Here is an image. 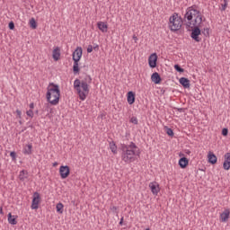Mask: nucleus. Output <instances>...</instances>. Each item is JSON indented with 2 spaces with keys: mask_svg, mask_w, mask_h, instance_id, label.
I'll return each mask as SVG.
<instances>
[{
  "mask_svg": "<svg viewBox=\"0 0 230 230\" xmlns=\"http://www.w3.org/2000/svg\"><path fill=\"white\" fill-rule=\"evenodd\" d=\"M186 19L188 21L186 27L187 30H190V28L192 29L190 37L195 40L196 42H200L202 39L199 37L202 33V31H200V28L202 26V15L200 14V12H199L196 9H190L186 12L184 15V22H186Z\"/></svg>",
  "mask_w": 230,
  "mask_h": 230,
  "instance_id": "f257e3e1",
  "label": "nucleus"
},
{
  "mask_svg": "<svg viewBox=\"0 0 230 230\" xmlns=\"http://www.w3.org/2000/svg\"><path fill=\"white\" fill-rule=\"evenodd\" d=\"M120 150H122L121 159L124 163H134L136 161V155H139L137 152V146L134 142L130 145L121 144Z\"/></svg>",
  "mask_w": 230,
  "mask_h": 230,
  "instance_id": "f03ea898",
  "label": "nucleus"
},
{
  "mask_svg": "<svg viewBox=\"0 0 230 230\" xmlns=\"http://www.w3.org/2000/svg\"><path fill=\"white\" fill-rule=\"evenodd\" d=\"M46 98L50 105H58L60 102V86L55 83H49L47 88Z\"/></svg>",
  "mask_w": 230,
  "mask_h": 230,
  "instance_id": "7ed1b4c3",
  "label": "nucleus"
},
{
  "mask_svg": "<svg viewBox=\"0 0 230 230\" xmlns=\"http://www.w3.org/2000/svg\"><path fill=\"white\" fill-rule=\"evenodd\" d=\"M83 49L82 47H77L75 50L73 52V60H74V66H73V72L74 75H78L80 73V66L78 63L80 62V58H82Z\"/></svg>",
  "mask_w": 230,
  "mask_h": 230,
  "instance_id": "20e7f679",
  "label": "nucleus"
},
{
  "mask_svg": "<svg viewBox=\"0 0 230 230\" xmlns=\"http://www.w3.org/2000/svg\"><path fill=\"white\" fill-rule=\"evenodd\" d=\"M182 27V18L179 17L177 13L172 14L169 18V28L171 31H179V29Z\"/></svg>",
  "mask_w": 230,
  "mask_h": 230,
  "instance_id": "39448f33",
  "label": "nucleus"
},
{
  "mask_svg": "<svg viewBox=\"0 0 230 230\" xmlns=\"http://www.w3.org/2000/svg\"><path fill=\"white\" fill-rule=\"evenodd\" d=\"M74 87L77 91L80 100L84 102L89 93H85V91L84 90L82 91V81H80V79H75L74 82Z\"/></svg>",
  "mask_w": 230,
  "mask_h": 230,
  "instance_id": "423d86ee",
  "label": "nucleus"
},
{
  "mask_svg": "<svg viewBox=\"0 0 230 230\" xmlns=\"http://www.w3.org/2000/svg\"><path fill=\"white\" fill-rule=\"evenodd\" d=\"M93 82V78L91 75H86L84 78L82 80V89L85 93L89 94V84Z\"/></svg>",
  "mask_w": 230,
  "mask_h": 230,
  "instance_id": "0eeeda50",
  "label": "nucleus"
},
{
  "mask_svg": "<svg viewBox=\"0 0 230 230\" xmlns=\"http://www.w3.org/2000/svg\"><path fill=\"white\" fill-rule=\"evenodd\" d=\"M71 173V168L69 165H61L59 167V175L61 179H67Z\"/></svg>",
  "mask_w": 230,
  "mask_h": 230,
  "instance_id": "6e6552de",
  "label": "nucleus"
},
{
  "mask_svg": "<svg viewBox=\"0 0 230 230\" xmlns=\"http://www.w3.org/2000/svg\"><path fill=\"white\" fill-rule=\"evenodd\" d=\"M39 204H40V194L39 192L33 193L31 209H39Z\"/></svg>",
  "mask_w": 230,
  "mask_h": 230,
  "instance_id": "1a4fd4ad",
  "label": "nucleus"
},
{
  "mask_svg": "<svg viewBox=\"0 0 230 230\" xmlns=\"http://www.w3.org/2000/svg\"><path fill=\"white\" fill-rule=\"evenodd\" d=\"M148 65L151 69L157 67V54H151L148 58Z\"/></svg>",
  "mask_w": 230,
  "mask_h": 230,
  "instance_id": "9d476101",
  "label": "nucleus"
},
{
  "mask_svg": "<svg viewBox=\"0 0 230 230\" xmlns=\"http://www.w3.org/2000/svg\"><path fill=\"white\" fill-rule=\"evenodd\" d=\"M127 98H128V103L129 105H134V103L136 102V93L132 91L128 92Z\"/></svg>",
  "mask_w": 230,
  "mask_h": 230,
  "instance_id": "9b49d317",
  "label": "nucleus"
},
{
  "mask_svg": "<svg viewBox=\"0 0 230 230\" xmlns=\"http://www.w3.org/2000/svg\"><path fill=\"white\" fill-rule=\"evenodd\" d=\"M149 188L153 195H157V193H159V191L161 190V189H159V184H157V182L149 183Z\"/></svg>",
  "mask_w": 230,
  "mask_h": 230,
  "instance_id": "f8f14e48",
  "label": "nucleus"
},
{
  "mask_svg": "<svg viewBox=\"0 0 230 230\" xmlns=\"http://www.w3.org/2000/svg\"><path fill=\"white\" fill-rule=\"evenodd\" d=\"M151 80L152 82H154V84H161L163 79L161 78V75H159V73L155 72L151 75Z\"/></svg>",
  "mask_w": 230,
  "mask_h": 230,
  "instance_id": "ddd939ff",
  "label": "nucleus"
},
{
  "mask_svg": "<svg viewBox=\"0 0 230 230\" xmlns=\"http://www.w3.org/2000/svg\"><path fill=\"white\" fill-rule=\"evenodd\" d=\"M97 28L102 31V33H107V31L109 30V25L103 22H97Z\"/></svg>",
  "mask_w": 230,
  "mask_h": 230,
  "instance_id": "4468645a",
  "label": "nucleus"
},
{
  "mask_svg": "<svg viewBox=\"0 0 230 230\" xmlns=\"http://www.w3.org/2000/svg\"><path fill=\"white\" fill-rule=\"evenodd\" d=\"M230 210L228 208L225 209L223 213L220 214L221 222H227L229 220Z\"/></svg>",
  "mask_w": 230,
  "mask_h": 230,
  "instance_id": "2eb2a0df",
  "label": "nucleus"
},
{
  "mask_svg": "<svg viewBox=\"0 0 230 230\" xmlns=\"http://www.w3.org/2000/svg\"><path fill=\"white\" fill-rule=\"evenodd\" d=\"M208 163L210 164H217V155H215V153L208 152Z\"/></svg>",
  "mask_w": 230,
  "mask_h": 230,
  "instance_id": "dca6fc26",
  "label": "nucleus"
},
{
  "mask_svg": "<svg viewBox=\"0 0 230 230\" xmlns=\"http://www.w3.org/2000/svg\"><path fill=\"white\" fill-rule=\"evenodd\" d=\"M181 85H182V87L184 89H190V79L186 78V77H181L179 80Z\"/></svg>",
  "mask_w": 230,
  "mask_h": 230,
  "instance_id": "f3484780",
  "label": "nucleus"
},
{
  "mask_svg": "<svg viewBox=\"0 0 230 230\" xmlns=\"http://www.w3.org/2000/svg\"><path fill=\"white\" fill-rule=\"evenodd\" d=\"M17 216H13L12 213L7 215V220L12 226H17Z\"/></svg>",
  "mask_w": 230,
  "mask_h": 230,
  "instance_id": "a211bd4d",
  "label": "nucleus"
},
{
  "mask_svg": "<svg viewBox=\"0 0 230 230\" xmlns=\"http://www.w3.org/2000/svg\"><path fill=\"white\" fill-rule=\"evenodd\" d=\"M188 164H190V160H188V158L186 157H181L180 160H179V166L180 168H186L188 166Z\"/></svg>",
  "mask_w": 230,
  "mask_h": 230,
  "instance_id": "6ab92c4d",
  "label": "nucleus"
},
{
  "mask_svg": "<svg viewBox=\"0 0 230 230\" xmlns=\"http://www.w3.org/2000/svg\"><path fill=\"white\" fill-rule=\"evenodd\" d=\"M53 59L58 62V60H60V48L57 47L54 49L52 52Z\"/></svg>",
  "mask_w": 230,
  "mask_h": 230,
  "instance_id": "aec40b11",
  "label": "nucleus"
},
{
  "mask_svg": "<svg viewBox=\"0 0 230 230\" xmlns=\"http://www.w3.org/2000/svg\"><path fill=\"white\" fill-rule=\"evenodd\" d=\"M27 178H28V171H26V170L21 171L20 174H19L20 181L24 182V181H26Z\"/></svg>",
  "mask_w": 230,
  "mask_h": 230,
  "instance_id": "412c9836",
  "label": "nucleus"
},
{
  "mask_svg": "<svg viewBox=\"0 0 230 230\" xmlns=\"http://www.w3.org/2000/svg\"><path fill=\"white\" fill-rule=\"evenodd\" d=\"M33 148V146L31 144L26 145L23 154L26 155H31V149Z\"/></svg>",
  "mask_w": 230,
  "mask_h": 230,
  "instance_id": "4be33fe9",
  "label": "nucleus"
},
{
  "mask_svg": "<svg viewBox=\"0 0 230 230\" xmlns=\"http://www.w3.org/2000/svg\"><path fill=\"white\" fill-rule=\"evenodd\" d=\"M110 149L111 150L112 154H118V146L114 141L110 142Z\"/></svg>",
  "mask_w": 230,
  "mask_h": 230,
  "instance_id": "5701e85b",
  "label": "nucleus"
},
{
  "mask_svg": "<svg viewBox=\"0 0 230 230\" xmlns=\"http://www.w3.org/2000/svg\"><path fill=\"white\" fill-rule=\"evenodd\" d=\"M56 209H57V212L59 213L60 215H62V213H64V204L62 203H58L57 206H56Z\"/></svg>",
  "mask_w": 230,
  "mask_h": 230,
  "instance_id": "b1692460",
  "label": "nucleus"
},
{
  "mask_svg": "<svg viewBox=\"0 0 230 230\" xmlns=\"http://www.w3.org/2000/svg\"><path fill=\"white\" fill-rule=\"evenodd\" d=\"M30 26L32 28V30H37V22L35 21V18L31 19Z\"/></svg>",
  "mask_w": 230,
  "mask_h": 230,
  "instance_id": "393cba45",
  "label": "nucleus"
},
{
  "mask_svg": "<svg viewBox=\"0 0 230 230\" xmlns=\"http://www.w3.org/2000/svg\"><path fill=\"white\" fill-rule=\"evenodd\" d=\"M174 69H175V71H177L178 73H184V68L181 67L180 65H174Z\"/></svg>",
  "mask_w": 230,
  "mask_h": 230,
  "instance_id": "a878e982",
  "label": "nucleus"
},
{
  "mask_svg": "<svg viewBox=\"0 0 230 230\" xmlns=\"http://www.w3.org/2000/svg\"><path fill=\"white\" fill-rule=\"evenodd\" d=\"M166 128V134H168L171 137H173V129L168 128V127H165Z\"/></svg>",
  "mask_w": 230,
  "mask_h": 230,
  "instance_id": "bb28decb",
  "label": "nucleus"
},
{
  "mask_svg": "<svg viewBox=\"0 0 230 230\" xmlns=\"http://www.w3.org/2000/svg\"><path fill=\"white\" fill-rule=\"evenodd\" d=\"M223 168L224 170H230V162L225 161L223 163Z\"/></svg>",
  "mask_w": 230,
  "mask_h": 230,
  "instance_id": "cd10ccee",
  "label": "nucleus"
},
{
  "mask_svg": "<svg viewBox=\"0 0 230 230\" xmlns=\"http://www.w3.org/2000/svg\"><path fill=\"white\" fill-rule=\"evenodd\" d=\"M10 157H12L13 161H16L17 159V153L15 151H13L10 153Z\"/></svg>",
  "mask_w": 230,
  "mask_h": 230,
  "instance_id": "c85d7f7f",
  "label": "nucleus"
},
{
  "mask_svg": "<svg viewBox=\"0 0 230 230\" xmlns=\"http://www.w3.org/2000/svg\"><path fill=\"white\" fill-rule=\"evenodd\" d=\"M110 209H111V211H112V213H116V215H118V207L111 206Z\"/></svg>",
  "mask_w": 230,
  "mask_h": 230,
  "instance_id": "c756f323",
  "label": "nucleus"
},
{
  "mask_svg": "<svg viewBox=\"0 0 230 230\" xmlns=\"http://www.w3.org/2000/svg\"><path fill=\"white\" fill-rule=\"evenodd\" d=\"M203 35H205V37H209V29L206 28L202 31Z\"/></svg>",
  "mask_w": 230,
  "mask_h": 230,
  "instance_id": "7c9ffc66",
  "label": "nucleus"
},
{
  "mask_svg": "<svg viewBox=\"0 0 230 230\" xmlns=\"http://www.w3.org/2000/svg\"><path fill=\"white\" fill-rule=\"evenodd\" d=\"M129 121H130V123H133L134 125H137V123H138L137 117H132Z\"/></svg>",
  "mask_w": 230,
  "mask_h": 230,
  "instance_id": "2f4dec72",
  "label": "nucleus"
},
{
  "mask_svg": "<svg viewBox=\"0 0 230 230\" xmlns=\"http://www.w3.org/2000/svg\"><path fill=\"white\" fill-rule=\"evenodd\" d=\"M9 30H15V23L13 22H10L8 24Z\"/></svg>",
  "mask_w": 230,
  "mask_h": 230,
  "instance_id": "473e14b6",
  "label": "nucleus"
},
{
  "mask_svg": "<svg viewBox=\"0 0 230 230\" xmlns=\"http://www.w3.org/2000/svg\"><path fill=\"white\" fill-rule=\"evenodd\" d=\"M229 134V129L227 128H224L222 129V136H227Z\"/></svg>",
  "mask_w": 230,
  "mask_h": 230,
  "instance_id": "72a5a7b5",
  "label": "nucleus"
},
{
  "mask_svg": "<svg viewBox=\"0 0 230 230\" xmlns=\"http://www.w3.org/2000/svg\"><path fill=\"white\" fill-rule=\"evenodd\" d=\"M27 116H29V118H33V111L32 110H29L26 112Z\"/></svg>",
  "mask_w": 230,
  "mask_h": 230,
  "instance_id": "f704fd0d",
  "label": "nucleus"
},
{
  "mask_svg": "<svg viewBox=\"0 0 230 230\" xmlns=\"http://www.w3.org/2000/svg\"><path fill=\"white\" fill-rule=\"evenodd\" d=\"M225 161H227L228 163H230V153H226L225 155Z\"/></svg>",
  "mask_w": 230,
  "mask_h": 230,
  "instance_id": "c9c22d12",
  "label": "nucleus"
},
{
  "mask_svg": "<svg viewBox=\"0 0 230 230\" xmlns=\"http://www.w3.org/2000/svg\"><path fill=\"white\" fill-rule=\"evenodd\" d=\"M221 6H222L221 11L222 12L226 11V8H227V2H225V4H222Z\"/></svg>",
  "mask_w": 230,
  "mask_h": 230,
  "instance_id": "e433bc0d",
  "label": "nucleus"
},
{
  "mask_svg": "<svg viewBox=\"0 0 230 230\" xmlns=\"http://www.w3.org/2000/svg\"><path fill=\"white\" fill-rule=\"evenodd\" d=\"M87 53H93V45H89L87 48Z\"/></svg>",
  "mask_w": 230,
  "mask_h": 230,
  "instance_id": "4c0bfd02",
  "label": "nucleus"
},
{
  "mask_svg": "<svg viewBox=\"0 0 230 230\" xmlns=\"http://www.w3.org/2000/svg\"><path fill=\"white\" fill-rule=\"evenodd\" d=\"M93 49H94V51H98V49H100V46L96 44L93 47Z\"/></svg>",
  "mask_w": 230,
  "mask_h": 230,
  "instance_id": "58836bf2",
  "label": "nucleus"
},
{
  "mask_svg": "<svg viewBox=\"0 0 230 230\" xmlns=\"http://www.w3.org/2000/svg\"><path fill=\"white\" fill-rule=\"evenodd\" d=\"M133 40H135V43L137 44V36L133 35Z\"/></svg>",
  "mask_w": 230,
  "mask_h": 230,
  "instance_id": "ea45409f",
  "label": "nucleus"
},
{
  "mask_svg": "<svg viewBox=\"0 0 230 230\" xmlns=\"http://www.w3.org/2000/svg\"><path fill=\"white\" fill-rule=\"evenodd\" d=\"M178 112H183L184 111V108H177Z\"/></svg>",
  "mask_w": 230,
  "mask_h": 230,
  "instance_id": "a19ab883",
  "label": "nucleus"
},
{
  "mask_svg": "<svg viewBox=\"0 0 230 230\" xmlns=\"http://www.w3.org/2000/svg\"><path fill=\"white\" fill-rule=\"evenodd\" d=\"M35 108V104L33 103V102H31V104H30V109H34Z\"/></svg>",
  "mask_w": 230,
  "mask_h": 230,
  "instance_id": "79ce46f5",
  "label": "nucleus"
},
{
  "mask_svg": "<svg viewBox=\"0 0 230 230\" xmlns=\"http://www.w3.org/2000/svg\"><path fill=\"white\" fill-rule=\"evenodd\" d=\"M0 215H4V212L3 211V207H0Z\"/></svg>",
  "mask_w": 230,
  "mask_h": 230,
  "instance_id": "37998d69",
  "label": "nucleus"
},
{
  "mask_svg": "<svg viewBox=\"0 0 230 230\" xmlns=\"http://www.w3.org/2000/svg\"><path fill=\"white\" fill-rule=\"evenodd\" d=\"M119 226H123V217L120 218V221H119Z\"/></svg>",
  "mask_w": 230,
  "mask_h": 230,
  "instance_id": "c03bdc74",
  "label": "nucleus"
},
{
  "mask_svg": "<svg viewBox=\"0 0 230 230\" xmlns=\"http://www.w3.org/2000/svg\"><path fill=\"white\" fill-rule=\"evenodd\" d=\"M16 113H17L18 116H21V111L17 110Z\"/></svg>",
  "mask_w": 230,
  "mask_h": 230,
  "instance_id": "a18cd8bd",
  "label": "nucleus"
},
{
  "mask_svg": "<svg viewBox=\"0 0 230 230\" xmlns=\"http://www.w3.org/2000/svg\"><path fill=\"white\" fill-rule=\"evenodd\" d=\"M58 164V163L56 162L53 164V166H57Z\"/></svg>",
  "mask_w": 230,
  "mask_h": 230,
  "instance_id": "49530a36",
  "label": "nucleus"
},
{
  "mask_svg": "<svg viewBox=\"0 0 230 230\" xmlns=\"http://www.w3.org/2000/svg\"><path fill=\"white\" fill-rule=\"evenodd\" d=\"M103 116H104V115H103V114H102V115H101V118H103Z\"/></svg>",
  "mask_w": 230,
  "mask_h": 230,
  "instance_id": "de8ad7c7",
  "label": "nucleus"
}]
</instances>
